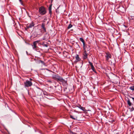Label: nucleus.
Listing matches in <instances>:
<instances>
[{
    "label": "nucleus",
    "mask_w": 134,
    "mask_h": 134,
    "mask_svg": "<svg viewBox=\"0 0 134 134\" xmlns=\"http://www.w3.org/2000/svg\"><path fill=\"white\" fill-rule=\"evenodd\" d=\"M52 78L57 81H60L62 82L63 83V84H66V81L63 79L60 76H59L58 75H54L52 76Z\"/></svg>",
    "instance_id": "f257e3e1"
},
{
    "label": "nucleus",
    "mask_w": 134,
    "mask_h": 134,
    "mask_svg": "<svg viewBox=\"0 0 134 134\" xmlns=\"http://www.w3.org/2000/svg\"><path fill=\"white\" fill-rule=\"evenodd\" d=\"M70 118L75 120H77V114L71 111L69 112Z\"/></svg>",
    "instance_id": "f03ea898"
},
{
    "label": "nucleus",
    "mask_w": 134,
    "mask_h": 134,
    "mask_svg": "<svg viewBox=\"0 0 134 134\" xmlns=\"http://www.w3.org/2000/svg\"><path fill=\"white\" fill-rule=\"evenodd\" d=\"M39 12L41 15H44L46 14V12L45 8L42 6L39 8Z\"/></svg>",
    "instance_id": "7ed1b4c3"
},
{
    "label": "nucleus",
    "mask_w": 134,
    "mask_h": 134,
    "mask_svg": "<svg viewBox=\"0 0 134 134\" xmlns=\"http://www.w3.org/2000/svg\"><path fill=\"white\" fill-rule=\"evenodd\" d=\"M24 85L25 87H28L31 86L32 85V83L31 81L27 80L24 83Z\"/></svg>",
    "instance_id": "20e7f679"
},
{
    "label": "nucleus",
    "mask_w": 134,
    "mask_h": 134,
    "mask_svg": "<svg viewBox=\"0 0 134 134\" xmlns=\"http://www.w3.org/2000/svg\"><path fill=\"white\" fill-rule=\"evenodd\" d=\"M105 56L106 58V60L108 61L109 59L111 58V55L109 52H107L105 53Z\"/></svg>",
    "instance_id": "39448f33"
},
{
    "label": "nucleus",
    "mask_w": 134,
    "mask_h": 134,
    "mask_svg": "<svg viewBox=\"0 0 134 134\" xmlns=\"http://www.w3.org/2000/svg\"><path fill=\"white\" fill-rule=\"evenodd\" d=\"M68 88L70 91V93H72L74 91V86L72 84L68 86Z\"/></svg>",
    "instance_id": "423d86ee"
},
{
    "label": "nucleus",
    "mask_w": 134,
    "mask_h": 134,
    "mask_svg": "<svg viewBox=\"0 0 134 134\" xmlns=\"http://www.w3.org/2000/svg\"><path fill=\"white\" fill-rule=\"evenodd\" d=\"M84 52L83 53V58L84 59H86L87 58V56L88 54L86 53V48L85 49H84Z\"/></svg>",
    "instance_id": "0eeeda50"
},
{
    "label": "nucleus",
    "mask_w": 134,
    "mask_h": 134,
    "mask_svg": "<svg viewBox=\"0 0 134 134\" xmlns=\"http://www.w3.org/2000/svg\"><path fill=\"white\" fill-rule=\"evenodd\" d=\"M34 25L35 24L33 22H32L31 23H29L27 25L26 27L27 29L31 28L34 26Z\"/></svg>",
    "instance_id": "6e6552de"
},
{
    "label": "nucleus",
    "mask_w": 134,
    "mask_h": 134,
    "mask_svg": "<svg viewBox=\"0 0 134 134\" xmlns=\"http://www.w3.org/2000/svg\"><path fill=\"white\" fill-rule=\"evenodd\" d=\"M40 41L38 40L35 41L33 42V45L32 46L33 49L36 48L37 47L36 46L37 43H38Z\"/></svg>",
    "instance_id": "1a4fd4ad"
},
{
    "label": "nucleus",
    "mask_w": 134,
    "mask_h": 134,
    "mask_svg": "<svg viewBox=\"0 0 134 134\" xmlns=\"http://www.w3.org/2000/svg\"><path fill=\"white\" fill-rule=\"evenodd\" d=\"M79 39L80 41L82 42L83 43V49H85L87 46L85 45V44L84 40L82 38H80Z\"/></svg>",
    "instance_id": "9d476101"
},
{
    "label": "nucleus",
    "mask_w": 134,
    "mask_h": 134,
    "mask_svg": "<svg viewBox=\"0 0 134 134\" xmlns=\"http://www.w3.org/2000/svg\"><path fill=\"white\" fill-rule=\"evenodd\" d=\"M77 107L85 112H86L87 111V110L85 109V108L82 107L81 105L77 106Z\"/></svg>",
    "instance_id": "9b49d317"
},
{
    "label": "nucleus",
    "mask_w": 134,
    "mask_h": 134,
    "mask_svg": "<svg viewBox=\"0 0 134 134\" xmlns=\"http://www.w3.org/2000/svg\"><path fill=\"white\" fill-rule=\"evenodd\" d=\"M45 24L44 23H42L41 25V27L43 29L44 32H46V29L45 27Z\"/></svg>",
    "instance_id": "f8f14e48"
},
{
    "label": "nucleus",
    "mask_w": 134,
    "mask_h": 134,
    "mask_svg": "<svg viewBox=\"0 0 134 134\" xmlns=\"http://www.w3.org/2000/svg\"><path fill=\"white\" fill-rule=\"evenodd\" d=\"M119 10L122 13H124L125 11V9L124 7H120L119 8Z\"/></svg>",
    "instance_id": "ddd939ff"
},
{
    "label": "nucleus",
    "mask_w": 134,
    "mask_h": 134,
    "mask_svg": "<svg viewBox=\"0 0 134 134\" xmlns=\"http://www.w3.org/2000/svg\"><path fill=\"white\" fill-rule=\"evenodd\" d=\"M76 61L77 62L81 60V59L80 58L78 54H76L75 57Z\"/></svg>",
    "instance_id": "4468645a"
},
{
    "label": "nucleus",
    "mask_w": 134,
    "mask_h": 134,
    "mask_svg": "<svg viewBox=\"0 0 134 134\" xmlns=\"http://www.w3.org/2000/svg\"><path fill=\"white\" fill-rule=\"evenodd\" d=\"M51 8H52V5H51L48 8V9L49 11V13L50 14H51L52 13L51 11Z\"/></svg>",
    "instance_id": "2eb2a0df"
},
{
    "label": "nucleus",
    "mask_w": 134,
    "mask_h": 134,
    "mask_svg": "<svg viewBox=\"0 0 134 134\" xmlns=\"http://www.w3.org/2000/svg\"><path fill=\"white\" fill-rule=\"evenodd\" d=\"M127 104L129 105V106H131L132 104L131 103V102L130 100L129 99H128V100H127Z\"/></svg>",
    "instance_id": "dca6fc26"
},
{
    "label": "nucleus",
    "mask_w": 134,
    "mask_h": 134,
    "mask_svg": "<svg viewBox=\"0 0 134 134\" xmlns=\"http://www.w3.org/2000/svg\"><path fill=\"white\" fill-rule=\"evenodd\" d=\"M91 68L93 70V71L95 72H96V70L95 69V68L93 66H92L91 67Z\"/></svg>",
    "instance_id": "f3484780"
},
{
    "label": "nucleus",
    "mask_w": 134,
    "mask_h": 134,
    "mask_svg": "<svg viewBox=\"0 0 134 134\" xmlns=\"http://www.w3.org/2000/svg\"><path fill=\"white\" fill-rule=\"evenodd\" d=\"M38 63H41L43 65H45V63H44V62L43 61L41 60H39V61L38 62Z\"/></svg>",
    "instance_id": "a211bd4d"
},
{
    "label": "nucleus",
    "mask_w": 134,
    "mask_h": 134,
    "mask_svg": "<svg viewBox=\"0 0 134 134\" xmlns=\"http://www.w3.org/2000/svg\"><path fill=\"white\" fill-rule=\"evenodd\" d=\"M130 89L131 90L134 91V86H133L130 87Z\"/></svg>",
    "instance_id": "6ab92c4d"
},
{
    "label": "nucleus",
    "mask_w": 134,
    "mask_h": 134,
    "mask_svg": "<svg viewBox=\"0 0 134 134\" xmlns=\"http://www.w3.org/2000/svg\"><path fill=\"white\" fill-rule=\"evenodd\" d=\"M129 109H130V111H132L134 110V108L133 107H132L131 108H129Z\"/></svg>",
    "instance_id": "aec40b11"
},
{
    "label": "nucleus",
    "mask_w": 134,
    "mask_h": 134,
    "mask_svg": "<svg viewBox=\"0 0 134 134\" xmlns=\"http://www.w3.org/2000/svg\"><path fill=\"white\" fill-rule=\"evenodd\" d=\"M72 25L71 24H70L68 27V29H69L72 27Z\"/></svg>",
    "instance_id": "412c9836"
},
{
    "label": "nucleus",
    "mask_w": 134,
    "mask_h": 134,
    "mask_svg": "<svg viewBox=\"0 0 134 134\" xmlns=\"http://www.w3.org/2000/svg\"><path fill=\"white\" fill-rule=\"evenodd\" d=\"M85 45L87 46L86 47V50H87V51H88L89 50V49H86V48H88V47H89V46L87 45H86V44H85Z\"/></svg>",
    "instance_id": "4be33fe9"
},
{
    "label": "nucleus",
    "mask_w": 134,
    "mask_h": 134,
    "mask_svg": "<svg viewBox=\"0 0 134 134\" xmlns=\"http://www.w3.org/2000/svg\"><path fill=\"white\" fill-rule=\"evenodd\" d=\"M115 121L114 120H111L109 121V122L111 123H112L113 122H114Z\"/></svg>",
    "instance_id": "5701e85b"
},
{
    "label": "nucleus",
    "mask_w": 134,
    "mask_h": 134,
    "mask_svg": "<svg viewBox=\"0 0 134 134\" xmlns=\"http://www.w3.org/2000/svg\"><path fill=\"white\" fill-rule=\"evenodd\" d=\"M89 63L90 65H91V66H93V65L92 63L91 62H89Z\"/></svg>",
    "instance_id": "b1692460"
},
{
    "label": "nucleus",
    "mask_w": 134,
    "mask_h": 134,
    "mask_svg": "<svg viewBox=\"0 0 134 134\" xmlns=\"http://www.w3.org/2000/svg\"><path fill=\"white\" fill-rule=\"evenodd\" d=\"M131 19L132 20H133L134 19V16H131Z\"/></svg>",
    "instance_id": "393cba45"
},
{
    "label": "nucleus",
    "mask_w": 134,
    "mask_h": 134,
    "mask_svg": "<svg viewBox=\"0 0 134 134\" xmlns=\"http://www.w3.org/2000/svg\"><path fill=\"white\" fill-rule=\"evenodd\" d=\"M47 82H49L50 83H51L52 82V81L50 80H48L47 81Z\"/></svg>",
    "instance_id": "a878e982"
},
{
    "label": "nucleus",
    "mask_w": 134,
    "mask_h": 134,
    "mask_svg": "<svg viewBox=\"0 0 134 134\" xmlns=\"http://www.w3.org/2000/svg\"><path fill=\"white\" fill-rule=\"evenodd\" d=\"M43 46H44L46 47H47L48 45L47 44H44L43 45Z\"/></svg>",
    "instance_id": "bb28decb"
},
{
    "label": "nucleus",
    "mask_w": 134,
    "mask_h": 134,
    "mask_svg": "<svg viewBox=\"0 0 134 134\" xmlns=\"http://www.w3.org/2000/svg\"><path fill=\"white\" fill-rule=\"evenodd\" d=\"M71 132L72 133V134H77L76 133H73L72 132H71V131L70 130V131H69Z\"/></svg>",
    "instance_id": "cd10ccee"
},
{
    "label": "nucleus",
    "mask_w": 134,
    "mask_h": 134,
    "mask_svg": "<svg viewBox=\"0 0 134 134\" xmlns=\"http://www.w3.org/2000/svg\"><path fill=\"white\" fill-rule=\"evenodd\" d=\"M46 39V38H45V37H44L43 39V40H44Z\"/></svg>",
    "instance_id": "c85d7f7f"
},
{
    "label": "nucleus",
    "mask_w": 134,
    "mask_h": 134,
    "mask_svg": "<svg viewBox=\"0 0 134 134\" xmlns=\"http://www.w3.org/2000/svg\"><path fill=\"white\" fill-rule=\"evenodd\" d=\"M30 80H32V79H30Z\"/></svg>",
    "instance_id": "c756f323"
},
{
    "label": "nucleus",
    "mask_w": 134,
    "mask_h": 134,
    "mask_svg": "<svg viewBox=\"0 0 134 134\" xmlns=\"http://www.w3.org/2000/svg\"><path fill=\"white\" fill-rule=\"evenodd\" d=\"M132 99H134V98L132 97Z\"/></svg>",
    "instance_id": "7c9ffc66"
},
{
    "label": "nucleus",
    "mask_w": 134,
    "mask_h": 134,
    "mask_svg": "<svg viewBox=\"0 0 134 134\" xmlns=\"http://www.w3.org/2000/svg\"><path fill=\"white\" fill-rule=\"evenodd\" d=\"M21 2V0H19Z\"/></svg>",
    "instance_id": "2f4dec72"
},
{
    "label": "nucleus",
    "mask_w": 134,
    "mask_h": 134,
    "mask_svg": "<svg viewBox=\"0 0 134 134\" xmlns=\"http://www.w3.org/2000/svg\"><path fill=\"white\" fill-rule=\"evenodd\" d=\"M68 105H69V107H70V105H69V104H68Z\"/></svg>",
    "instance_id": "473e14b6"
},
{
    "label": "nucleus",
    "mask_w": 134,
    "mask_h": 134,
    "mask_svg": "<svg viewBox=\"0 0 134 134\" xmlns=\"http://www.w3.org/2000/svg\"><path fill=\"white\" fill-rule=\"evenodd\" d=\"M51 0V1L52 2L53 1V0Z\"/></svg>",
    "instance_id": "72a5a7b5"
}]
</instances>
